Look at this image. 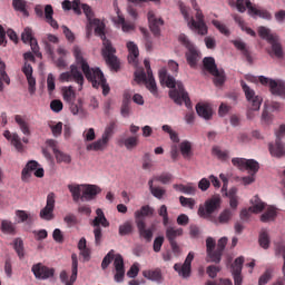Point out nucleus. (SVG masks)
Wrapping results in <instances>:
<instances>
[{
	"instance_id": "nucleus-1",
	"label": "nucleus",
	"mask_w": 285,
	"mask_h": 285,
	"mask_svg": "<svg viewBox=\"0 0 285 285\" xmlns=\"http://www.w3.org/2000/svg\"><path fill=\"white\" fill-rule=\"evenodd\" d=\"M73 57L76 63L70 66V71L62 72L59 77L60 81H75L78 83L79 89L83 88V75L91 83L92 88H102V95L106 97L110 92V86L106 83V77L99 68H90L88 61L83 59V53L79 46L73 47Z\"/></svg>"
},
{
	"instance_id": "nucleus-2",
	"label": "nucleus",
	"mask_w": 285,
	"mask_h": 285,
	"mask_svg": "<svg viewBox=\"0 0 285 285\" xmlns=\"http://www.w3.org/2000/svg\"><path fill=\"white\" fill-rule=\"evenodd\" d=\"M81 9L82 12L86 14L87 17V30L88 32H90V30H92V26H95V35L97 37H100V39L102 40V50H101V55L107 63V66H109V68H111V70H115L117 72V70H119V58H117V56H115V53L117 52V49H115V47H112V42H110V40H108L106 38V23H104V21H100L95 17V12L92 11V8H90V6L83 3L81 4Z\"/></svg>"
},
{
	"instance_id": "nucleus-3",
	"label": "nucleus",
	"mask_w": 285,
	"mask_h": 285,
	"mask_svg": "<svg viewBox=\"0 0 285 285\" xmlns=\"http://www.w3.org/2000/svg\"><path fill=\"white\" fill-rule=\"evenodd\" d=\"M159 80L160 83H165L167 88H171L169 90V97L170 99H173L174 102L177 104V106H181L183 104H185L186 108H193L190 97L188 96L181 81H175V78H173V76H168L166 69H161L159 71Z\"/></svg>"
},
{
	"instance_id": "nucleus-4",
	"label": "nucleus",
	"mask_w": 285,
	"mask_h": 285,
	"mask_svg": "<svg viewBox=\"0 0 285 285\" xmlns=\"http://www.w3.org/2000/svg\"><path fill=\"white\" fill-rule=\"evenodd\" d=\"M190 2L191 8L196 11L195 18L190 17V9L184 4H180V12L185 21H187L188 28L197 32V35H200V37H206V35H208V26L204 20V12H202L197 0H190Z\"/></svg>"
},
{
	"instance_id": "nucleus-5",
	"label": "nucleus",
	"mask_w": 285,
	"mask_h": 285,
	"mask_svg": "<svg viewBox=\"0 0 285 285\" xmlns=\"http://www.w3.org/2000/svg\"><path fill=\"white\" fill-rule=\"evenodd\" d=\"M258 37L272 46V49L268 51L271 57L284 59V48L282 47V42H279V36L272 33L271 29L266 27H258Z\"/></svg>"
},
{
	"instance_id": "nucleus-6",
	"label": "nucleus",
	"mask_w": 285,
	"mask_h": 285,
	"mask_svg": "<svg viewBox=\"0 0 285 285\" xmlns=\"http://www.w3.org/2000/svg\"><path fill=\"white\" fill-rule=\"evenodd\" d=\"M144 63L147 70V75L144 69L135 71V81H137V83H145L147 90H149V92H151L154 97H159V91L157 90V82L155 81V77L153 76V69H150V60L145 59Z\"/></svg>"
},
{
	"instance_id": "nucleus-7",
	"label": "nucleus",
	"mask_w": 285,
	"mask_h": 285,
	"mask_svg": "<svg viewBox=\"0 0 285 285\" xmlns=\"http://www.w3.org/2000/svg\"><path fill=\"white\" fill-rule=\"evenodd\" d=\"M240 86L243 92H245V97L248 104L247 117L249 119H253L255 117L253 112H257L259 108H262V101H264V99L262 98V96L255 95V90L248 87V85H246L244 80L240 81Z\"/></svg>"
},
{
	"instance_id": "nucleus-8",
	"label": "nucleus",
	"mask_w": 285,
	"mask_h": 285,
	"mask_svg": "<svg viewBox=\"0 0 285 285\" xmlns=\"http://www.w3.org/2000/svg\"><path fill=\"white\" fill-rule=\"evenodd\" d=\"M115 128H117V122L111 121L108 124V126L105 128V131L102 132V136L100 139L89 144L87 146V150H95L97 151H104L106 148H108V144L110 142V139H112V136L115 135Z\"/></svg>"
},
{
	"instance_id": "nucleus-9",
	"label": "nucleus",
	"mask_w": 285,
	"mask_h": 285,
	"mask_svg": "<svg viewBox=\"0 0 285 285\" xmlns=\"http://www.w3.org/2000/svg\"><path fill=\"white\" fill-rule=\"evenodd\" d=\"M178 41L188 50L185 55L188 66H190V68H197V63L199 59H202V57L199 56V51L197 50V48H195V45L190 41V39H188V36L185 33H181L178 37Z\"/></svg>"
},
{
	"instance_id": "nucleus-10",
	"label": "nucleus",
	"mask_w": 285,
	"mask_h": 285,
	"mask_svg": "<svg viewBox=\"0 0 285 285\" xmlns=\"http://www.w3.org/2000/svg\"><path fill=\"white\" fill-rule=\"evenodd\" d=\"M203 66L208 73L213 75L215 86H224V83L226 82V72H224V69L217 68V65L215 63V58H204Z\"/></svg>"
},
{
	"instance_id": "nucleus-11",
	"label": "nucleus",
	"mask_w": 285,
	"mask_h": 285,
	"mask_svg": "<svg viewBox=\"0 0 285 285\" xmlns=\"http://www.w3.org/2000/svg\"><path fill=\"white\" fill-rule=\"evenodd\" d=\"M222 206V198L219 196H213L212 198L207 199L204 205H200L198 208L199 217L203 219H210L213 220V213L219 210Z\"/></svg>"
},
{
	"instance_id": "nucleus-12",
	"label": "nucleus",
	"mask_w": 285,
	"mask_h": 285,
	"mask_svg": "<svg viewBox=\"0 0 285 285\" xmlns=\"http://www.w3.org/2000/svg\"><path fill=\"white\" fill-rule=\"evenodd\" d=\"M233 166L239 168V170H249L252 175H257L259 173V163L255 159H245V158H233Z\"/></svg>"
},
{
	"instance_id": "nucleus-13",
	"label": "nucleus",
	"mask_w": 285,
	"mask_h": 285,
	"mask_svg": "<svg viewBox=\"0 0 285 285\" xmlns=\"http://www.w3.org/2000/svg\"><path fill=\"white\" fill-rule=\"evenodd\" d=\"M57 195L55 193H49L47 196V204L40 210V218L46 222H52L55 219V204H56Z\"/></svg>"
},
{
	"instance_id": "nucleus-14",
	"label": "nucleus",
	"mask_w": 285,
	"mask_h": 285,
	"mask_svg": "<svg viewBox=\"0 0 285 285\" xmlns=\"http://www.w3.org/2000/svg\"><path fill=\"white\" fill-rule=\"evenodd\" d=\"M31 273H33L36 279H50V277H55V268H50L42 263L32 265Z\"/></svg>"
},
{
	"instance_id": "nucleus-15",
	"label": "nucleus",
	"mask_w": 285,
	"mask_h": 285,
	"mask_svg": "<svg viewBox=\"0 0 285 285\" xmlns=\"http://www.w3.org/2000/svg\"><path fill=\"white\" fill-rule=\"evenodd\" d=\"M194 259L195 253L189 252L183 265L179 263L174 265V271H176L178 275H181V277H190V268Z\"/></svg>"
},
{
	"instance_id": "nucleus-16",
	"label": "nucleus",
	"mask_w": 285,
	"mask_h": 285,
	"mask_svg": "<svg viewBox=\"0 0 285 285\" xmlns=\"http://www.w3.org/2000/svg\"><path fill=\"white\" fill-rule=\"evenodd\" d=\"M21 41H23L24 43H29L36 57H41V53L39 52V43L37 42V38L32 36V29L30 27H26L22 31Z\"/></svg>"
},
{
	"instance_id": "nucleus-17",
	"label": "nucleus",
	"mask_w": 285,
	"mask_h": 285,
	"mask_svg": "<svg viewBox=\"0 0 285 285\" xmlns=\"http://www.w3.org/2000/svg\"><path fill=\"white\" fill-rule=\"evenodd\" d=\"M253 206L248 209H243L240 212V219L246 222L248 217H250V213H262L264 208H266V204H264L262 200H259V197L255 196L254 199H252Z\"/></svg>"
},
{
	"instance_id": "nucleus-18",
	"label": "nucleus",
	"mask_w": 285,
	"mask_h": 285,
	"mask_svg": "<svg viewBox=\"0 0 285 285\" xmlns=\"http://www.w3.org/2000/svg\"><path fill=\"white\" fill-rule=\"evenodd\" d=\"M147 19L149 22V28L153 32V35H155V37H159V35H161V26H164V19L161 18H157V16L155 14V11H149L147 13Z\"/></svg>"
},
{
	"instance_id": "nucleus-19",
	"label": "nucleus",
	"mask_w": 285,
	"mask_h": 285,
	"mask_svg": "<svg viewBox=\"0 0 285 285\" xmlns=\"http://www.w3.org/2000/svg\"><path fill=\"white\" fill-rule=\"evenodd\" d=\"M114 266L116 271V274L114 276L115 282H124V277H126V267L124 265V257L121 256V254L116 255L114 259Z\"/></svg>"
},
{
	"instance_id": "nucleus-20",
	"label": "nucleus",
	"mask_w": 285,
	"mask_h": 285,
	"mask_svg": "<svg viewBox=\"0 0 285 285\" xmlns=\"http://www.w3.org/2000/svg\"><path fill=\"white\" fill-rule=\"evenodd\" d=\"M101 187L97 185L83 184L82 187V202H92L97 199V195H100Z\"/></svg>"
},
{
	"instance_id": "nucleus-21",
	"label": "nucleus",
	"mask_w": 285,
	"mask_h": 285,
	"mask_svg": "<svg viewBox=\"0 0 285 285\" xmlns=\"http://www.w3.org/2000/svg\"><path fill=\"white\" fill-rule=\"evenodd\" d=\"M136 225L138 228L139 236L142 237L147 243L153 242V235L155 234V226L146 228L145 220H136Z\"/></svg>"
},
{
	"instance_id": "nucleus-22",
	"label": "nucleus",
	"mask_w": 285,
	"mask_h": 285,
	"mask_svg": "<svg viewBox=\"0 0 285 285\" xmlns=\"http://www.w3.org/2000/svg\"><path fill=\"white\" fill-rule=\"evenodd\" d=\"M22 72L24 77H27L30 95H35V92L37 91V79L32 77V65L24 62L22 67Z\"/></svg>"
},
{
	"instance_id": "nucleus-23",
	"label": "nucleus",
	"mask_w": 285,
	"mask_h": 285,
	"mask_svg": "<svg viewBox=\"0 0 285 285\" xmlns=\"http://www.w3.org/2000/svg\"><path fill=\"white\" fill-rule=\"evenodd\" d=\"M3 137H6L8 141H11V146H13L18 153H23V150H26V146H23V142H21V137H19V134H11L10 130H6L3 132Z\"/></svg>"
},
{
	"instance_id": "nucleus-24",
	"label": "nucleus",
	"mask_w": 285,
	"mask_h": 285,
	"mask_svg": "<svg viewBox=\"0 0 285 285\" xmlns=\"http://www.w3.org/2000/svg\"><path fill=\"white\" fill-rule=\"evenodd\" d=\"M96 217L94 218L91 226L94 228H109L110 222H108V218H106V214H104V210L101 208L96 209Z\"/></svg>"
},
{
	"instance_id": "nucleus-25",
	"label": "nucleus",
	"mask_w": 285,
	"mask_h": 285,
	"mask_svg": "<svg viewBox=\"0 0 285 285\" xmlns=\"http://www.w3.org/2000/svg\"><path fill=\"white\" fill-rule=\"evenodd\" d=\"M215 246H217L215 238L207 237L206 239L207 257L210 259V262H214V264H219V257H217V249H215Z\"/></svg>"
},
{
	"instance_id": "nucleus-26",
	"label": "nucleus",
	"mask_w": 285,
	"mask_h": 285,
	"mask_svg": "<svg viewBox=\"0 0 285 285\" xmlns=\"http://www.w3.org/2000/svg\"><path fill=\"white\" fill-rule=\"evenodd\" d=\"M14 121L20 128L22 135H24L26 137H30V135H32V131L30 130V122L26 120V116L16 115Z\"/></svg>"
},
{
	"instance_id": "nucleus-27",
	"label": "nucleus",
	"mask_w": 285,
	"mask_h": 285,
	"mask_svg": "<svg viewBox=\"0 0 285 285\" xmlns=\"http://www.w3.org/2000/svg\"><path fill=\"white\" fill-rule=\"evenodd\" d=\"M67 188L69 193H71L72 202H75V204H78L79 199L82 200L83 184H69Z\"/></svg>"
},
{
	"instance_id": "nucleus-28",
	"label": "nucleus",
	"mask_w": 285,
	"mask_h": 285,
	"mask_svg": "<svg viewBox=\"0 0 285 285\" xmlns=\"http://www.w3.org/2000/svg\"><path fill=\"white\" fill-rule=\"evenodd\" d=\"M196 112L198 117H203V119H206L207 121L213 118V107L208 104H197Z\"/></svg>"
},
{
	"instance_id": "nucleus-29",
	"label": "nucleus",
	"mask_w": 285,
	"mask_h": 285,
	"mask_svg": "<svg viewBox=\"0 0 285 285\" xmlns=\"http://www.w3.org/2000/svg\"><path fill=\"white\" fill-rule=\"evenodd\" d=\"M45 43V50L47 55L50 57L55 56V46H51V43H59V38L55 35L48 33L46 39H43Z\"/></svg>"
},
{
	"instance_id": "nucleus-30",
	"label": "nucleus",
	"mask_w": 285,
	"mask_h": 285,
	"mask_svg": "<svg viewBox=\"0 0 285 285\" xmlns=\"http://www.w3.org/2000/svg\"><path fill=\"white\" fill-rule=\"evenodd\" d=\"M53 16L55 9H52V4L45 6V19L47 23H49V26H51V28H53L55 30H59V23L57 22V20H55Z\"/></svg>"
},
{
	"instance_id": "nucleus-31",
	"label": "nucleus",
	"mask_w": 285,
	"mask_h": 285,
	"mask_svg": "<svg viewBox=\"0 0 285 285\" xmlns=\"http://www.w3.org/2000/svg\"><path fill=\"white\" fill-rule=\"evenodd\" d=\"M127 49H128V61L129 63H134V66H137V59H139V47L135 45V42L129 41L127 42Z\"/></svg>"
},
{
	"instance_id": "nucleus-32",
	"label": "nucleus",
	"mask_w": 285,
	"mask_h": 285,
	"mask_svg": "<svg viewBox=\"0 0 285 285\" xmlns=\"http://www.w3.org/2000/svg\"><path fill=\"white\" fill-rule=\"evenodd\" d=\"M242 268H244V256L237 257L232 265V275L234 279H243Z\"/></svg>"
},
{
	"instance_id": "nucleus-33",
	"label": "nucleus",
	"mask_w": 285,
	"mask_h": 285,
	"mask_svg": "<svg viewBox=\"0 0 285 285\" xmlns=\"http://www.w3.org/2000/svg\"><path fill=\"white\" fill-rule=\"evenodd\" d=\"M184 235V228L169 226L166 228V237L169 243L177 242V237Z\"/></svg>"
},
{
	"instance_id": "nucleus-34",
	"label": "nucleus",
	"mask_w": 285,
	"mask_h": 285,
	"mask_svg": "<svg viewBox=\"0 0 285 285\" xmlns=\"http://www.w3.org/2000/svg\"><path fill=\"white\" fill-rule=\"evenodd\" d=\"M142 276L146 277V279H150L151 282H157V284H161L164 279V276L161 275V269L159 268H156L154 271H144Z\"/></svg>"
},
{
	"instance_id": "nucleus-35",
	"label": "nucleus",
	"mask_w": 285,
	"mask_h": 285,
	"mask_svg": "<svg viewBox=\"0 0 285 285\" xmlns=\"http://www.w3.org/2000/svg\"><path fill=\"white\" fill-rule=\"evenodd\" d=\"M269 153L272 157H284L285 148L282 140H276L275 144H269Z\"/></svg>"
},
{
	"instance_id": "nucleus-36",
	"label": "nucleus",
	"mask_w": 285,
	"mask_h": 285,
	"mask_svg": "<svg viewBox=\"0 0 285 285\" xmlns=\"http://www.w3.org/2000/svg\"><path fill=\"white\" fill-rule=\"evenodd\" d=\"M154 214L155 209H153V207H149L148 205H145L139 210L135 212V219L136 222H144V218L141 217H150Z\"/></svg>"
},
{
	"instance_id": "nucleus-37",
	"label": "nucleus",
	"mask_w": 285,
	"mask_h": 285,
	"mask_svg": "<svg viewBox=\"0 0 285 285\" xmlns=\"http://www.w3.org/2000/svg\"><path fill=\"white\" fill-rule=\"evenodd\" d=\"M13 10L21 12L23 17H30L28 11V2L26 0H12Z\"/></svg>"
},
{
	"instance_id": "nucleus-38",
	"label": "nucleus",
	"mask_w": 285,
	"mask_h": 285,
	"mask_svg": "<svg viewBox=\"0 0 285 285\" xmlns=\"http://www.w3.org/2000/svg\"><path fill=\"white\" fill-rule=\"evenodd\" d=\"M0 229L4 235H17V227L8 219L1 220Z\"/></svg>"
},
{
	"instance_id": "nucleus-39",
	"label": "nucleus",
	"mask_w": 285,
	"mask_h": 285,
	"mask_svg": "<svg viewBox=\"0 0 285 285\" xmlns=\"http://www.w3.org/2000/svg\"><path fill=\"white\" fill-rule=\"evenodd\" d=\"M179 148L184 159H190L193 157V144L190 141H181Z\"/></svg>"
},
{
	"instance_id": "nucleus-40",
	"label": "nucleus",
	"mask_w": 285,
	"mask_h": 285,
	"mask_svg": "<svg viewBox=\"0 0 285 285\" xmlns=\"http://www.w3.org/2000/svg\"><path fill=\"white\" fill-rule=\"evenodd\" d=\"M249 17H261V19H267V21H271L273 19V16L267 10H261L255 7L249 8Z\"/></svg>"
},
{
	"instance_id": "nucleus-41",
	"label": "nucleus",
	"mask_w": 285,
	"mask_h": 285,
	"mask_svg": "<svg viewBox=\"0 0 285 285\" xmlns=\"http://www.w3.org/2000/svg\"><path fill=\"white\" fill-rule=\"evenodd\" d=\"M232 218H233V210L225 209L220 213L218 218H212V222H214V224H228V222H230Z\"/></svg>"
},
{
	"instance_id": "nucleus-42",
	"label": "nucleus",
	"mask_w": 285,
	"mask_h": 285,
	"mask_svg": "<svg viewBox=\"0 0 285 285\" xmlns=\"http://www.w3.org/2000/svg\"><path fill=\"white\" fill-rule=\"evenodd\" d=\"M53 155L56 157L57 164H71L72 161V157L69 154L59 149H56Z\"/></svg>"
},
{
	"instance_id": "nucleus-43",
	"label": "nucleus",
	"mask_w": 285,
	"mask_h": 285,
	"mask_svg": "<svg viewBox=\"0 0 285 285\" xmlns=\"http://www.w3.org/2000/svg\"><path fill=\"white\" fill-rule=\"evenodd\" d=\"M155 180L150 179L148 181V186H149V190L151 193V195L154 197H156V199H163L164 196L166 195V189L161 188V187H154Z\"/></svg>"
},
{
	"instance_id": "nucleus-44",
	"label": "nucleus",
	"mask_w": 285,
	"mask_h": 285,
	"mask_svg": "<svg viewBox=\"0 0 285 285\" xmlns=\"http://www.w3.org/2000/svg\"><path fill=\"white\" fill-rule=\"evenodd\" d=\"M62 97L63 100L67 104H72V101H75L77 95L75 94V89H72V86L69 87H62Z\"/></svg>"
},
{
	"instance_id": "nucleus-45",
	"label": "nucleus",
	"mask_w": 285,
	"mask_h": 285,
	"mask_svg": "<svg viewBox=\"0 0 285 285\" xmlns=\"http://www.w3.org/2000/svg\"><path fill=\"white\" fill-rule=\"evenodd\" d=\"M258 244L265 250L271 246V236L266 229H262L258 236Z\"/></svg>"
},
{
	"instance_id": "nucleus-46",
	"label": "nucleus",
	"mask_w": 285,
	"mask_h": 285,
	"mask_svg": "<svg viewBox=\"0 0 285 285\" xmlns=\"http://www.w3.org/2000/svg\"><path fill=\"white\" fill-rule=\"evenodd\" d=\"M277 217V212L273 207H268L264 214L261 216V222L268 223L275 220Z\"/></svg>"
},
{
	"instance_id": "nucleus-47",
	"label": "nucleus",
	"mask_w": 285,
	"mask_h": 285,
	"mask_svg": "<svg viewBox=\"0 0 285 285\" xmlns=\"http://www.w3.org/2000/svg\"><path fill=\"white\" fill-rule=\"evenodd\" d=\"M228 244V238L222 237L216 247V255L218 257V264L222 262V256L224 255V249L226 248V245Z\"/></svg>"
},
{
	"instance_id": "nucleus-48",
	"label": "nucleus",
	"mask_w": 285,
	"mask_h": 285,
	"mask_svg": "<svg viewBox=\"0 0 285 285\" xmlns=\"http://www.w3.org/2000/svg\"><path fill=\"white\" fill-rule=\"evenodd\" d=\"M13 248L20 259H23V257H26V253L23 249V240L21 238H16L13 240Z\"/></svg>"
},
{
	"instance_id": "nucleus-49",
	"label": "nucleus",
	"mask_w": 285,
	"mask_h": 285,
	"mask_svg": "<svg viewBox=\"0 0 285 285\" xmlns=\"http://www.w3.org/2000/svg\"><path fill=\"white\" fill-rule=\"evenodd\" d=\"M124 146L127 150H132L139 146V137L138 136H130L124 140Z\"/></svg>"
},
{
	"instance_id": "nucleus-50",
	"label": "nucleus",
	"mask_w": 285,
	"mask_h": 285,
	"mask_svg": "<svg viewBox=\"0 0 285 285\" xmlns=\"http://www.w3.org/2000/svg\"><path fill=\"white\" fill-rule=\"evenodd\" d=\"M232 43H234L235 48L237 50H240L243 55L246 57L247 61H250V52H248V49H246V43L242 40H233Z\"/></svg>"
},
{
	"instance_id": "nucleus-51",
	"label": "nucleus",
	"mask_w": 285,
	"mask_h": 285,
	"mask_svg": "<svg viewBox=\"0 0 285 285\" xmlns=\"http://www.w3.org/2000/svg\"><path fill=\"white\" fill-rule=\"evenodd\" d=\"M236 8H237L238 12H244L247 8L248 14H250V8H254V7H253V2H250V0H237Z\"/></svg>"
},
{
	"instance_id": "nucleus-52",
	"label": "nucleus",
	"mask_w": 285,
	"mask_h": 285,
	"mask_svg": "<svg viewBox=\"0 0 285 285\" xmlns=\"http://www.w3.org/2000/svg\"><path fill=\"white\" fill-rule=\"evenodd\" d=\"M158 215L159 217H163V225L167 227L168 224H170V218L168 217V207L166 205H161L158 209Z\"/></svg>"
},
{
	"instance_id": "nucleus-53",
	"label": "nucleus",
	"mask_w": 285,
	"mask_h": 285,
	"mask_svg": "<svg viewBox=\"0 0 285 285\" xmlns=\"http://www.w3.org/2000/svg\"><path fill=\"white\" fill-rule=\"evenodd\" d=\"M132 223L125 222L122 225L119 226L118 233L121 237L126 235H130L132 233Z\"/></svg>"
},
{
	"instance_id": "nucleus-54",
	"label": "nucleus",
	"mask_w": 285,
	"mask_h": 285,
	"mask_svg": "<svg viewBox=\"0 0 285 285\" xmlns=\"http://www.w3.org/2000/svg\"><path fill=\"white\" fill-rule=\"evenodd\" d=\"M69 108L72 115H79L80 112H83V101L78 99V104H75V101L69 102Z\"/></svg>"
},
{
	"instance_id": "nucleus-55",
	"label": "nucleus",
	"mask_w": 285,
	"mask_h": 285,
	"mask_svg": "<svg viewBox=\"0 0 285 285\" xmlns=\"http://www.w3.org/2000/svg\"><path fill=\"white\" fill-rule=\"evenodd\" d=\"M212 24L216 27L222 35H225V37H230V30H228V27H226V24L222 23L219 20H213Z\"/></svg>"
},
{
	"instance_id": "nucleus-56",
	"label": "nucleus",
	"mask_w": 285,
	"mask_h": 285,
	"mask_svg": "<svg viewBox=\"0 0 285 285\" xmlns=\"http://www.w3.org/2000/svg\"><path fill=\"white\" fill-rule=\"evenodd\" d=\"M163 130L164 132L169 134V137L171 141H174V144H179V135L175 130H173V128L169 125H164Z\"/></svg>"
},
{
	"instance_id": "nucleus-57",
	"label": "nucleus",
	"mask_w": 285,
	"mask_h": 285,
	"mask_svg": "<svg viewBox=\"0 0 285 285\" xmlns=\"http://www.w3.org/2000/svg\"><path fill=\"white\" fill-rule=\"evenodd\" d=\"M154 181H160V184H170L173 181V174L170 173H163L159 176H155L153 178Z\"/></svg>"
},
{
	"instance_id": "nucleus-58",
	"label": "nucleus",
	"mask_w": 285,
	"mask_h": 285,
	"mask_svg": "<svg viewBox=\"0 0 285 285\" xmlns=\"http://www.w3.org/2000/svg\"><path fill=\"white\" fill-rule=\"evenodd\" d=\"M112 259H115V250L111 249L102 259L101 263V268L102 271H106V268H108V266H110Z\"/></svg>"
},
{
	"instance_id": "nucleus-59",
	"label": "nucleus",
	"mask_w": 285,
	"mask_h": 285,
	"mask_svg": "<svg viewBox=\"0 0 285 285\" xmlns=\"http://www.w3.org/2000/svg\"><path fill=\"white\" fill-rule=\"evenodd\" d=\"M213 155L218 159H222V161H226V159H228V151L222 150L219 147L213 148Z\"/></svg>"
},
{
	"instance_id": "nucleus-60",
	"label": "nucleus",
	"mask_w": 285,
	"mask_h": 285,
	"mask_svg": "<svg viewBox=\"0 0 285 285\" xmlns=\"http://www.w3.org/2000/svg\"><path fill=\"white\" fill-rule=\"evenodd\" d=\"M273 277V271L266 269V272L259 277L258 285H266L268 282H271V278Z\"/></svg>"
},
{
	"instance_id": "nucleus-61",
	"label": "nucleus",
	"mask_w": 285,
	"mask_h": 285,
	"mask_svg": "<svg viewBox=\"0 0 285 285\" xmlns=\"http://www.w3.org/2000/svg\"><path fill=\"white\" fill-rule=\"evenodd\" d=\"M180 205L185 208H195V200L193 198H186L184 196L179 197Z\"/></svg>"
},
{
	"instance_id": "nucleus-62",
	"label": "nucleus",
	"mask_w": 285,
	"mask_h": 285,
	"mask_svg": "<svg viewBox=\"0 0 285 285\" xmlns=\"http://www.w3.org/2000/svg\"><path fill=\"white\" fill-rule=\"evenodd\" d=\"M61 28L67 41H69L70 43L75 42V33L72 32V30H70V28H68L67 26H62Z\"/></svg>"
},
{
	"instance_id": "nucleus-63",
	"label": "nucleus",
	"mask_w": 285,
	"mask_h": 285,
	"mask_svg": "<svg viewBox=\"0 0 285 285\" xmlns=\"http://www.w3.org/2000/svg\"><path fill=\"white\" fill-rule=\"evenodd\" d=\"M50 108L53 112H61L63 110V102L61 100H52L50 102Z\"/></svg>"
},
{
	"instance_id": "nucleus-64",
	"label": "nucleus",
	"mask_w": 285,
	"mask_h": 285,
	"mask_svg": "<svg viewBox=\"0 0 285 285\" xmlns=\"http://www.w3.org/2000/svg\"><path fill=\"white\" fill-rule=\"evenodd\" d=\"M85 141H95L97 135L95 134V128H89L83 131Z\"/></svg>"
}]
</instances>
